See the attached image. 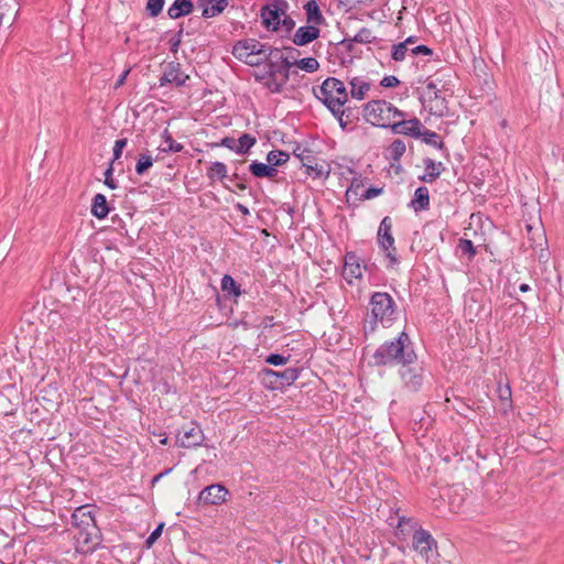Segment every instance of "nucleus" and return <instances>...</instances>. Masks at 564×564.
Listing matches in <instances>:
<instances>
[{
	"label": "nucleus",
	"instance_id": "59",
	"mask_svg": "<svg viewBox=\"0 0 564 564\" xmlns=\"http://www.w3.org/2000/svg\"><path fill=\"white\" fill-rule=\"evenodd\" d=\"M235 208L240 212L243 216H248L250 214L249 208L243 204L237 203Z\"/></svg>",
	"mask_w": 564,
	"mask_h": 564
},
{
	"label": "nucleus",
	"instance_id": "35",
	"mask_svg": "<svg viewBox=\"0 0 564 564\" xmlns=\"http://www.w3.org/2000/svg\"><path fill=\"white\" fill-rule=\"evenodd\" d=\"M422 141L426 144H430L436 149H443L444 142L440 138V135L431 130L425 129L424 131L421 130V137Z\"/></svg>",
	"mask_w": 564,
	"mask_h": 564
},
{
	"label": "nucleus",
	"instance_id": "52",
	"mask_svg": "<svg viewBox=\"0 0 564 564\" xmlns=\"http://www.w3.org/2000/svg\"><path fill=\"white\" fill-rule=\"evenodd\" d=\"M127 145V139H118L115 142L112 154L113 161L118 160L121 156L123 148Z\"/></svg>",
	"mask_w": 564,
	"mask_h": 564
},
{
	"label": "nucleus",
	"instance_id": "61",
	"mask_svg": "<svg viewBox=\"0 0 564 564\" xmlns=\"http://www.w3.org/2000/svg\"><path fill=\"white\" fill-rule=\"evenodd\" d=\"M6 6H7V3L0 2V26L3 24L4 18H7V17L10 18V15H11V13H7L3 11Z\"/></svg>",
	"mask_w": 564,
	"mask_h": 564
},
{
	"label": "nucleus",
	"instance_id": "27",
	"mask_svg": "<svg viewBox=\"0 0 564 564\" xmlns=\"http://www.w3.org/2000/svg\"><path fill=\"white\" fill-rule=\"evenodd\" d=\"M250 173L256 177H267V178H273L278 174V170L273 166H270V164H265L262 162L253 161L249 165Z\"/></svg>",
	"mask_w": 564,
	"mask_h": 564
},
{
	"label": "nucleus",
	"instance_id": "38",
	"mask_svg": "<svg viewBox=\"0 0 564 564\" xmlns=\"http://www.w3.org/2000/svg\"><path fill=\"white\" fill-rule=\"evenodd\" d=\"M410 51H411V48H409L406 46V42H400L392 46L391 56H392L393 61L402 62L405 59L406 54Z\"/></svg>",
	"mask_w": 564,
	"mask_h": 564
},
{
	"label": "nucleus",
	"instance_id": "8",
	"mask_svg": "<svg viewBox=\"0 0 564 564\" xmlns=\"http://www.w3.org/2000/svg\"><path fill=\"white\" fill-rule=\"evenodd\" d=\"M293 154L300 160L302 166L305 169V174L312 178H322L328 176V170L325 163H319L313 150L296 144L293 149Z\"/></svg>",
	"mask_w": 564,
	"mask_h": 564
},
{
	"label": "nucleus",
	"instance_id": "17",
	"mask_svg": "<svg viewBox=\"0 0 564 564\" xmlns=\"http://www.w3.org/2000/svg\"><path fill=\"white\" fill-rule=\"evenodd\" d=\"M94 506L84 505L76 508L72 514V524L77 529H87L96 524Z\"/></svg>",
	"mask_w": 564,
	"mask_h": 564
},
{
	"label": "nucleus",
	"instance_id": "15",
	"mask_svg": "<svg viewBox=\"0 0 564 564\" xmlns=\"http://www.w3.org/2000/svg\"><path fill=\"white\" fill-rule=\"evenodd\" d=\"M422 128L423 126L417 118L405 120L404 117L397 118L390 127L391 131L395 134H404L413 138L421 137Z\"/></svg>",
	"mask_w": 564,
	"mask_h": 564
},
{
	"label": "nucleus",
	"instance_id": "3",
	"mask_svg": "<svg viewBox=\"0 0 564 564\" xmlns=\"http://www.w3.org/2000/svg\"><path fill=\"white\" fill-rule=\"evenodd\" d=\"M289 8L286 0H268L261 8L263 26L272 32L291 33L295 28V21L288 14Z\"/></svg>",
	"mask_w": 564,
	"mask_h": 564
},
{
	"label": "nucleus",
	"instance_id": "14",
	"mask_svg": "<svg viewBox=\"0 0 564 564\" xmlns=\"http://www.w3.org/2000/svg\"><path fill=\"white\" fill-rule=\"evenodd\" d=\"M188 78V75L182 70L180 63L170 62L164 66L163 75L160 78V86L175 84L177 87H181Z\"/></svg>",
	"mask_w": 564,
	"mask_h": 564
},
{
	"label": "nucleus",
	"instance_id": "19",
	"mask_svg": "<svg viewBox=\"0 0 564 564\" xmlns=\"http://www.w3.org/2000/svg\"><path fill=\"white\" fill-rule=\"evenodd\" d=\"M403 383L411 391H417L423 383V372L420 367L405 366L400 369Z\"/></svg>",
	"mask_w": 564,
	"mask_h": 564
},
{
	"label": "nucleus",
	"instance_id": "32",
	"mask_svg": "<svg viewBox=\"0 0 564 564\" xmlns=\"http://www.w3.org/2000/svg\"><path fill=\"white\" fill-rule=\"evenodd\" d=\"M221 290L226 294L232 295L235 297L240 296L241 293H242L240 285L229 274H225L223 276V279H221Z\"/></svg>",
	"mask_w": 564,
	"mask_h": 564
},
{
	"label": "nucleus",
	"instance_id": "44",
	"mask_svg": "<svg viewBox=\"0 0 564 564\" xmlns=\"http://www.w3.org/2000/svg\"><path fill=\"white\" fill-rule=\"evenodd\" d=\"M184 28L183 24L180 25V30L169 40L170 51L174 54L178 52V48L182 43Z\"/></svg>",
	"mask_w": 564,
	"mask_h": 564
},
{
	"label": "nucleus",
	"instance_id": "25",
	"mask_svg": "<svg viewBox=\"0 0 564 564\" xmlns=\"http://www.w3.org/2000/svg\"><path fill=\"white\" fill-rule=\"evenodd\" d=\"M303 9L305 10L307 23L321 25L325 22V18L322 14L319 6L316 0L307 1L304 4Z\"/></svg>",
	"mask_w": 564,
	"mask_h": 564
},
{
	"label": "nucleus",
	"instance_id": "18",
	"mask_svg": "<svg viewBox=\"0 0 564 564\" xmlns=\"http://www.w3.org/2000/svg\"><path fill=\"white\" fill-rule=\"evenodd\" d=\"M343 276L348 284H352L355 279L362 276L360 259L355 252H347L345 254V264L343 269Z\"/></svg>",
	"mask_w": 564,
	"mask_h": 564
},
{
	"label": "nucleus",
	"instance_id": "26",
	"mask_svg": "<svg viewBox=\"0 0 564 564\" xmlns=\"http://www.w3.org/2000/svg\"><path fill=\"white\" fill-rule=\"evenodd\" d=\"M362 186L364 182L360 177H354L351 180V183L345 193L346 202L349 205H359V203L361 202V194L359 193V191L362 188Z\"/></svg>",
	"mask_w": 564,
	"mask_h": 564
},
{
	"label": "nucleus",
	"instance_id": "11",
	"mask_svg": "<svg viewBox=\"0 0 564 564\" xmlns=\"http://www.w3.org/2000/svg\"><path fill=\"white\" fill-rule=\"evenodd\" d=\"M75 540L77 551L82 553L94 552L101 542L100 532L97 524L90 525L87 529L78 530L77 534L75 535Z\"/></svg>",
	"mask_w": 564,
	"mask_h": 564
},
{
	"label": "nucleus",
	"instance_id": "63",
	"mask_svg": "<svg viewBox=\"0 0 564 564\" xmlns=\"http://www.w3.org/2000/svg\"><path fill=\"white\" fill-rule=\"evenodd\" d=\"M426 87L429 90H433L435 93V96L437 97L438 90H437L436 84H434L433 82H430V83H427Z\"/></svg>",
	"mask_w": 564,
	"mask_h": 564
},
{
	"label": "nucleus",
	"instance_id": "5",
	"mask_svg": "<svg viewBox=\"0 0 564 564\" xmlns=\"http://www.w3.org/2000/svg\"><path fill=\"white\" fill-rule=\"evenodd\" d=\"M372 323L390 326L397 319V304L387 292H375L369 301Z\"/></svg>",
	"mask_w": 564,
	"mask_h": 564
},
{
	"label": "nucleus",
	"instance_id": "62",
	"mask_svg": "<svg viewBox=\"0 0 564 564\" xmlns=\"http://www.w3.org/2000/svg\"><path fill=\"white\" fill-rule=\"evenodd\" d=\"M510 397H511V391H510L509 387H506L505 390L500 391V398L501 399H508Z\"/></svg>",
	"mask_w": 564,
	"mask_h": 564
},
{
	"label": "nucleus",
	"instance_id": "55",
	"mask_svg": "<svg viewBox=\"0 0 564 564\" xmlns=\"http://www.w3.org/2000/svg\"><path fill=\"white\" fill-rule=\"evenodd\" d=\"M386 251V256L387 258L390 260V265H394L398 263V258H397V249L394 247V245H392V247H390L389 249H383Z\"/></svg>",
	"mask_w": 564,
	"mask_h": 564
},
{
	"label": "nucleus",
	"instance_id": "45",
	"mask_svg": "<svg viewBox=\"0 0 564 564\" xmlns=\"http://www.w3.org/2000/svg\"><path fill=\"white\" fill-rule=\"evenodd\" d=\"M352 39L356 41V43L367 44L371 43L375 37L371 30L362 28Z\"/></svg>",
	"mask_w": 564,
	"mask_h": 564
},
{
	"label": "nucleus",
	"instance_id": "64",
	"mask_svg": "<svg viewBox=\"0 0 564 564\" xmlns=\"http://www.w3.org/2000/svg\"><path fill=\"white\" fill-rule=\"evenodd\" d=\"M519 290H520L521 292L525 293V292L530 291V290H531V288H530V285H529V284H527V283H522V284H520Z\"/></svg>",
	"mask_w": 564,
	"mask_h": 564
},
{
	"label": "nucleus",
	"instance_id": "23",
	"mask_svg": "<svg viewBox=\"0 0 564 564\" xmlns=\"http://www.w3.org/2000/svg\"><path fill=\"white\" fill-rule=\"evenodd\" d=\"M409 207L415 213L427 210L430 208V193L427 187L420 186L415 189L414 197L409 203Z\"/></svg>",
	"mask_w": 564,
	"mask_h": 564
},
{
	"label": "nucleus",
	"instance_id": "49",
	"mask_svg": "<svg viewBox=\"0 0 564 564\" xmlns=\"http://www.w3.org/2000/svg\"><path fill=\"white\" fill-rule=\"evenodd\" d=\"M163 527H164V523H160L152 531V533L148 536V539L145 541V544H147L148 547L152 546L155 543V541L161 536L162 531H163Z\"/></svg>",
	"mask_w": 564,
	"mask_h": 564
},
{
	"label": "nucleus",
	"instance_id": "29",
	"mask_svg": "<svg viewBox=\"0 0 564 564\" xmlns=\"http://www.w3.org/2000/svg\"><path fill=\"white\" fill-rule=\"evenodd\" d=\"M416 522L412 518H406L404 516L399 517L398 524L395 527V532L399 538L406 539V536L417 530Z\"/></svg>",
	"mask_w": 564,
	"mask_h": 564
},
{
	"label": "nucleus",
	"instance_id": "9",
	"mask_svg": "<svg viewBox=\"0 0 564 564\" xmlns=\"http://www.w3.org/2000/svg\"><path fill=\"white\" fill-rule=\"evenodd\" d=\"M261 373L264 386L271 390H276L295 382L300 377L301 370L299 368H286L282 371H276L265 368Z\"/></svg>",
	"mask_w": 564,
	"mask_h": 564
},
{
	"label": "nucleus",
	"instance_id": "41",
	"mask_svg": "<svg viewBox=\"0 0 564 564\" xmlns=\"http://www.w3.org/2000/svg\"><path fill=\"white\" fill-rule=\"evenodd\" d=\"M165 0H147V12L150 17L155 18L158 17L164 7Z\"/></svg>",
	"mask_w": 564,
	"mask_h": 564
},
{
	"label": "nucleus",
	"instance_id": "7",
	"mask_svg": "<svg viewBox=\"0 0 564 564\" xmlns=\"http://www.w3.org/2000/svg\"><path fill=\"white\" fill-rule=\"evenodd\" d=\"M263 63L265 74L263 77H282L283 79H290L292 74V62L289 57L284 56L282 51L276 47H268L267 53L263 56Z\"/></svg>",
	"mask_w": 564,
	"mask_h": 564
},
{
	"label": "nucleus",
	"instance_id": "28",
	"mask_svg": "<svg viewBox=\"0 0 564 564\" xmlns=\"http://www.w3.org/2000/svg\"><path fill=\"white\" fill-rule=\"evenodd\" d=\"M91 214L98 218L104 219L109 214V207L104 194H96L93 198Z\"/></svg>",
	"mask_w": 564,
	"mask_h": 564
},
{
	"label": "nucleus",
	"instance_id": "4",
	"mask_svg": "<svg viewBox=\"0 0 564 564\" xmlns=\"http://www.w3.org/2000/svg\"><path fill=\"white\" fill-rule=\"evenodd\" d=\"M403 116V111L386 100H371L364 107L365 120L379 128H390L397 118Z\"/></svg>",
	"mask_w": 564,
	"mask_h": 564
},
{
	"label": "nucleus",
	"instance_id": "2",
	"mask_svg": "<svg viewBox=\"0 0 564 564\" xmlns=\"http://www.w3.org/2000/svg\"><path fill=\"white\" fill-rule=\"evenodd\" d=\"M316 96L338 119L340 127L345 128L347 121H343L344 106L348 101L345 84L335 77H328L321 85Z\"/></svg>",
	"mask_w": 564,
	"mask_h": 564
},
{
	"label": "nucleus",
	"instance_id": "6",
	"mask_svg": "<svg viewBox=\"0 0 564 564\" xmlns=\"http://www.w3.org/2000/svg\"><path fill=\"white\" fill-rule=\"evenodd\" d=\"M268 47L256 39L240 40L234 45L232 55L247 65L259 66L263 63Z\"/></svg>",
	"mask_w": 564,
	"mask_h": 564
},
{
	"label": "nucleus",
	"instance_id": "47",
	"mask_svg": "<svg viewBox=\"0 0 564 564\" xmlns=\"http://www.w3.org/2000/svg\"><path fill=\"white\" fill-rule=\"evenodd\" d=\"M290 359V356H283L280 354H270L265 358V362L272 366H283L285 365Z\"/></svg>",
	"mask_w": 564,
	"mask_h": 564
},
{
	"label": "nucleus",
	"instance_id": "39",
	"mask_svg": "<svg viewBox=\"0 0 564 564\" xmlns=\"http://www.w3.org/2000/svg\"><path fill=\"white\" fill-rule=\"evenodd\" d=\"M153 165V159L149 154H141L135 165V173L138 175L144 174Z\"/></svg>",
	"mask_w": 564,
	"mask_h": 564
},
{
	"label": "nucleus",
	"instance_id": "16",
	"mask_svg": "<svg viewBox=\"0 0 564 564\" xmlns=\"http://www.w3.org/2000/svg\"><path fill=\"white\" fill-rule=\"evenodd\" d=\"M50 329L57 336L66 335L74 327V321L70 316H63L61 312L51 311L47 314Z\"/></svg>",
	"mask_w": 564,
	"mask_h": 564
},
{
	"label": "nucleus",
	"instance_id": "58",
	"mask_svg": "<svg viewBox=\"0 0 564 564\" xmlns=\"http://www.w3.org/2000/svg\"><path fill=\"white\" fill-rule=\"evenodd\" d=\"M345 2L349 6H366L370 2H372V0H345Z\"/></svg>",
	"mask_w": 564,
	"mask_h": 564
},
{
	"label": "nucleus",
	"instance_id": "21",
	"mask_svg": "<svg viewBox=\"0 0 564 564\" xmlns=\"http://www.w3.org/2000/svg\"><path fill=\"white\" fill-rule=\"evenodd\" d=\"M377 240L382 249H389L394 245V238L392 236V220L389 216H386L380 221Z\"/></svg>",
	"mask_w": 564,
	"mask_h": 564
},
{
	"label": "nucleus",
	"instance_id": "54",
	"mask_svg": "<svg viewBox=\"0 0 564 564\" xmlns=\"http://www.w3.org/2000/svg\"><path fill=\"white\" fill-rule=\"evenodd\" d=\"M399 84H400V80L395 76H392V75L384 76L380 82V85L386 88H392V87L398 86Z\"/></svg>",
	"mask_w": 564,
	"mask_h": 564
},
{
	"label": "nucleus",
	"instance_id": "60",
	"mask_svg": "<svg viewBox=\"0 0 564 564\" xmlns=\"http://www.w3.org/2000/svg\"><path fill=\"white\" fill-rule=\"evenodd\" d=\"M129 69L124 70L117 79L116 87H120L124 84L127 76L129 74Z\"/></svg>",
	"mask_w": 564,
	"mask_h": 564
},
{
	"label": "nucleus",
	"instance_id": "46",
	"mask_svg": "<svg viewBox=\"0 0 564 564\" xmlns=\"http://www.w3.org/2000/svg\"><path fill=\"white\" fill-rule=\"evenodd\" d=\"M460 251L464 253V254H468V257L471 259L476 256V248L473 243L471 240L469 239H459V245H458Z\"/></svg>",
	"mask_w": 564,
	"mask_h": 564
},
{
	"label": "nucleus",
	"instance_id": "43",
	"mask_svg": "<svg viewBox=\"0 0 564 564\" xmlns=\"http://www.w3.org/2000/svg\"><path fill=\"white\" fill-rule=\"evenodd\" d=\"M389 150L392 159L399 160L405 152V143L400 139H397L391 143Z\"/></svg>",
	"mask_w": 564,
	"mask_h": 564
},
{
	"label": "nucleus",
	"instance_id": "57",
	"mask_svg": "<svg viewBox=\"0 0 564 564\" xmlns=\"http://www.w3.org/2000/svg\"><path fill=\"white\" fill-rule=\"evenodd\" d=\"M345 115L343 116V121H347L346 127L344 129H347L349 124L354 121L352 111L349 108H344Z\"/></svg>",
	"mask_w": 564,
	"mask_h": 564
},
{
	"label": "nucleus",
	"instance_id": "22",
	"mask_svg": "<svg viewBox=\"0 0 564 564\" xmlns=\"http://www.w3.org/2000/svg\"><path fill=\"white\" fill-rule=\"evenodd\" d=\"M425 173L419 178L424 183H432L440 177L445 166L442 162H435L434 160L426 158L424 159Z\"/></svg>",
	"mask_w": 564,
	"mask_h": 564
},
{
	"label": "nucleus",
	"instance_id": "48",
	"mask_svg": "<svg viewBox=\"0 0 564 564\" xmlns=\"http://www.w3.org/2000/svg\"><path fill=\"white\" fill-rule=\"evenodd\" d=\"M383 193V187H369L361 193V200L372 199Z\"/></svg>",
	"mask_w": 564,
	"mask_h": 564
},
{
	"label": "nucleus",
	"instance_id": "53",
	"mask_svg": "<svg viewBox=\"0 0 564 564\" xmlns=\"http://www.w3.org/2000/svg\"><path fill=\"white\" fill-rule=\"evenodd\" d=\"M237 144H238L237 140L231 137L223 138L219 143V145L225 147V148L234 151L235 153H237Z\"/></svg>",
	"mask_w": 564,
	"mask_h": 564
},
{
	"label": "nucleus",
	"instance_id": "30",
	"mask_svg": "<svg viewBox=\"0 0 564 564\" xmlns=\"http://www.w3.org/2000/svg\"><path fill=\"white\" fill-rule=\"evenodd\" d=\"M370 89V84L359 77H354L350 80V95L352 98L361 100L365 98Z\"/></svg>",
	"mask_w": 564,
	"mask_h": 564
},
{
	"label": "nucleus",
	"instance_id": "24",
	"mask_svg": "<svg viewBox=\"0 0 564 564\" xmlns=\"http://www.w3.org/2000/svg\"><path fill=\"white\" fill-rule=\"evenodd\" d=\"M193 10L194 3L191 0H175L167 9V15L170 19L176 20L191 14Z\"/></svg>",
	"mask_w": 564,
	"mask_h": 564
},
{
	"label": "nucleus",
	"instance_id": "12",
	"mask_svg": "<svg viewBox=\"0 0 564 564\" xmlns=\"http://www.w3.org/2000/svg\"><path fill=\"white\" fill-rule=\"evenodd\" d=\"M229 491L221 484L205 487L198 495V502L205 506H218L227 500Z\"/></svg>",
	"mask_w": 564,
	"mask_h": 564
},
{
	"label": "nucleus",
	"instance_id": "13",
	"mask_svg": "<svg viewBox=\"0 0 564 564\" xmlns=\"http://www.w3.org/2000/svg\"><path fill=\"white\" fill-rule=\"evenodd\" d=\"M204 438L205 437L202 429L195 423H191L188 426H184L177 433V443L181 447L184 448L197 447L202 445Z\"/></svg>",
	"mask_w": 564,
	"mask_h": 564
},
{
	"label": "nucleus",
	"instance_id": "36",
	"mask_svg": "<svg viewBox=\"0 0 564 564\" xmlns=\"http://www.w3.org/2000/svg\"><path fill=\"white\" fill-rule=\"evenodd\" d=\"M297 66L299 68L307 72V73H314L319 68V63L314 57H304L299 61L292 62V67Z\"/></svg>",
	"mask_w": 564,
	"mask_h": 564
},
{
	"label": "nucleus",
	"instance_id": "37",
	"mask_svg": "<svg viewBox=\"0 0 564 564\" xmlns=\"http://www.w3.org/2000/svg\"><path fill=\"white\" fill-rule=\"evenodd\" d=\"M228 6V0H217L215 4L206 7L203 10L204 18H214L220 14Z\"/></svg>",
	"mask_w": 564,
	"mask_h": 564
},
{
	"label": "nucleus",
	"instance_id": "42",
	"mask_svg": "<svg viewBox=\"0 0 564 564\" xmlns=\"http://www.w3.org/2000/svg\"><path fill=\"white\" fill-rule=\"evenodd\" d=\"M163 137H164V141L166 143V148L162 149L163 152L170 151V152L177 153L183 150V145L181 143L176 142L166 130L164 131Z\"/></svg>",
	"mask_w": 564,
	"mask_h": 564
},
{
	"label": "nucleus",
	"instance_id": "1",
	"mask_svg": "<svg viewBox=\"0 0 564 564\" xmlns=\"http://www.w3.org/2000/svg\"><path fill=\"white\" fill-rule=\"evenodd\" d=\"M372 359L376 366L405 367L415 362L416 354L410 336L402 332L398 337L381 344L373 352Z\"/></svg>",
	"mask_w": 564,
	"mask_h": 564
},
{
	"label": "nucleus",
	"instance_id": "50",
	"mask_svg": "<svg viewBox=\"0 0 564 564\" xmlns=\"http://www.w3.org/2000/svg\"><path fill=\"white\" fill-rule=\"evenodd\" d=\"M112 174H113V167H112V164H110L104 174L105 175V185L111 189H116L118 187V183L113 180Z\"/></svg>",
	"mask_w": 564,
	"mask_h": 564
},
{
	"label": "nucleus",
	"instance_id": "20",
	"mask_svg": "<svg viewBox=\"0 0 564 564\" xmlns=\"http://www.w3.org/2000/svg\"><path fill=\"white\" fill-rule=\"evenodd\" d=\"M321 34V30L318 29V25H315V24H310L308 25H304V26H300L293 37H292V42L296 45V46H304L313 41H315Z\"/></svg>",
	"mask_w": 564,
	"mask_h": 564
},
{
	"label": "nucleus",
	"instance_id": "56",
	"mask_svg": "<svg viewBox=\"0 0 564 564\" xmlns=\"http://www.w3.org/2000/svg\"><path fill=\"white\" fill-rule=\"evenodd\" d=\"M411 53L413 55H419V54L432 55L433 51L426 45H417V46L411 48Z\"/></svg>",
	"mask_w": 564,
	"mask_h": 564
},
{
	"label": "nucleus",
	"instance_id": "10",
	"mask_svg": "<svg viewBox=\"0 0 564 564\" xmlns=\"http://www.w3.org/2000/svg\"><path fill=\"white\" fill-rule=\"evenodd\" d=\"M412 547L425 562H430L437 554L436 541L429 531L422 528L414 530Z\"/></svg>",
	"mask_w": 564,
	"mask_h": 564
},
{
	"label": "nucleus",
	"instance_id": "40",
	"mask_svg": "<svg viewBox=\"0 0 564 564\" xmlns=\"http://www.w3.org/2000/svg\"><path fill=\"white\" fill-rule=\"evenodd\" d=\"M267 83L265 86L271 93H281L285 84L289 79H283L282 77H265Z\"/></svg>",
	"mask_w": 564,
	"mask_h": 564
},
{
	"label": "nucleus",
	"instance_id": "34",
	"mask_svg": "<svg viewBox=\"0 0 564 564\" xmlns=\"http://www.w3.org/2000/svg\"><path fill=\"white\" fill-rule=\"evenodd\" d=\"M289 159V153L279 150L270 151L267 155L268 163L270 164V166L273 167L283 165L284 163L288 162Z\"/></svg>",
	"mask_w": 564,
	"mask_h": 564
},
{
	"label": "nucleus",
	"instance_id": "51",
	"mask_svg": "<svg viewBox=\"0 0 564 564\" xmlns=\"http://www.w3.org/2000/svg\"><path fill=\"white\" fill-rule=\"evenodd\" d=\"M356 41L354 39H344L339 45L346 50L348 53H350L351 56H356L358 54L356 47H355Z\"/></svg>",
	"mask_w": 564,
	"mask_h": 564
},
{
	"label": "nucleus",
	"instance_id": "33",
	"mask_svg": "<svg viewBox=\"0 0 564 564\" xmlns=\"http://www.w3.org/2000/svg\"><path fill=\"white\" fill-rule=\"evenodd\" d=\"M237 142V154L243 155L256 144L257 139L249 133H243Z\"/></svg>",
	"mask_w": 564,
	"mask_h": 564
},
{
	"label": "nucleus",
	"instance_id": "31",
	"mask_svg": "<svg viewBox=\"0 0 564 564\" xmlns=\"http://www.w3.org/2000/svg\"><path fill=\"white\" fill-rule=\"evenodd\" d=\"M206 175L210 182H215L216 180L224 181L228 177L227 166L223 162H213L208 166Z\"/></svg>",
	"mask_w": 564,
	"mask_h": 564
}]
</instances>
